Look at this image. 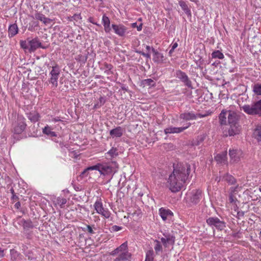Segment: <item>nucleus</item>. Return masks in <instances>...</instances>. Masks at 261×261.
Instances as JSON below:
<instances>
[{
  "label": "nucleus",
  "instance_id": "obj_1",
  "mask_svg": "<svg viewBox=\"0 0 261 261\" xmlns=\"http://www.w3.org/2000/svg\"><path fill=\"white\" fill-rule=\"evenodd\" d=\"M173 171L172 174L177 176L178 178H181V181H186L188 179L191 171V167L189 164H173Z\"/></svg>",
  "mask_w": 261,
  "mask_h": 261
},
{
  "label": "nucleus",
  "instance_id": "obj_2",
  "mask_svg": "<svg viewBox=\"0 0 261 261\" xmlns=\"http://www.w3.org/2000/svg\"><path fill=\"white\" fill-rule=\"evenodd\" d=\"M98 170L101 174L103 175H108L112 173H115L116 171L113 167L108 164H96L95 166L88 167L85 169L81 174L82 177L86 176L88 175L87 172L89 170Z\"/></svg>",
  "mask_w": 261,
  "mask_h": 261
},
{
  "label": "nucleus",
  "instance_id": "obj_3",
  "mask_svg": "<svg viewBox=\"0 0 261 261\" xmlns=\"http://www.w3.org/2000/svg\"><path fill=\"white\" fill-rule=\"evenodd\" d=\"M241 109L248 115L257 116L261 118V99L253 102L251 105L243 106Z\"/></svg>",
  "mask_w": 261,
  "mask_h": 261
},
{
  "label": "nucleus",
  "instance_id": "obj_4",
  "mask_svg": "<svg viewBox=\"0 0 261 261\" xmlns=\"http://www.w3.org/2000/svg\"><path fill=\"white\" fill-rule=\"evenodd\" d=\"M168 182L169 189L172 192L176 193L181 190L183 184L186 182V181H181V178H178L177 176L171 174L169 177Z\"/></svg>",
  "mask_w": 261,
  "mask_h": 261
},
{
  "label": "nucleus",
  "instance_id": "obj_5",
  "mask_svg": "<svg viewBox=\"0 0 261 261\" xmlns=\"http://www.w3.org/2000/svg\"><path fill=\"white\" fill-rule=\"evenodd\" d=\"M206 221L209 226L211 227H215L219 230H224L226 227V223L216 217H210L206 219Z\"/></svg>",
  "mask_w": 261,
  "mask_h": 261
},
{
  "label": "nucleus",
  "instance_id": "obj_6",
  "mask_svg": "<svg viewBox=\"0 0 261 261\" xmlns=\"http://www.w3.org/2000/svg\"><path fill=\"white\" fill-rule=\"evenodd\" d=\"M60 74V69L58 66H53L49 72L48 81L53 87L56 88L58 85V80Z\"/></svg>",
  "mask_w": 261,
  "mask_h": 261
},
{
  "label": "nucleus",
  "instance_id": "obj_7",
  "mask_svg": "<svg viewBox=\"0 0 261 261\" xmlns=\"http://www.w3.org/2000/svg\"><path fill=\"white\" fill-rule=\"evenodd\" d=\"M26 126L25 119L23 117H18L16 124L14 126L13 132L16 134H20L24 130Z\"/></svg>",
  "mask_w": 261,
  "mask_h": 261
},
{
  "label": "nucleus",
  "instance_id": "obj_8",
  "mask_svg": "<svg viewBox=\"0 0 261 261\" xmlns=\"http://www.w3.org/2000/svg\"><path fill=\"white\" fill-rule=\"evenodd\" d=\"M94 207L96 212L106 218H108L110 216V213L107 210L103 208L102 203L99 201H96L94 204Z\"/></svg>",
  "mask_w": 261,
  "mask_h": 261
},
{
  "label": "nucleus",
  "instance_id": "obj_9",
  "mask_svg": "<svg viewBox=\"0 0 261 261\" xmlns=\"http://www.w3.org/2000/svg\"><path fill=\"white\" fill-rule=\"evenodd\" d=\"M191 125V123H189L187 124V125L186 126L184 127H173V126H169L164 129V133L165 134H178L180 133L184 130L187 129Z\"/></svg>",
  "mask_w": 261,
  "mask_h": 261
},
{
  "label": "nucleus",
  "instance_id": "obj_10",
  "mask_svg": "<svg viewBox=\"0 0 261 261\" xmlns=\"http://www.w3.org/2000/svg\"><path fill=\"white\" fill-rule=\"evenodd\" d=\"M176 76L177 78L180 79L187 87H191L192 86L191 81L184 72L181 70H177L176 72Z\"/></svg>",
  "mask_w": 261,
  "mask_h": 261
},
{
  "label": "nucleus",
  "instance_id": "obj_11",
  "mask_svg": "<svg viewBox=\"0 0 261 261\" xmlns=\"http://www.w3.org/2000/svg\"><path fill=\"white\" fill-rule=\"evenodd\" d=\"M112 28L113 29L115 33L120 37L124 36L127 30L126 28L124 25L121 24H112Z\"/></svg>",
  "mask_w": 261,
  "mask_h": 261
},
{
  "label": "nucleus",
  "instance_id": "obj_12",
  "mask_svg": "<svg viewBox=\"0 0 261 261\" xmlns=\"http://www.w3.org/2000/svg\"><path fill=\"white\" fill-rule=\"evenodd\" d=\"M190 198V201L194 204H197L199 202L202 197V191L199 190H197L195 191H193L191 194Z\"/></svg>",
  "mask_w": 261,
  "mask_h": 261
},
{
  "label": "nucleus",
  "instance_id": "obj_13",
  "mask_svg": "<svg viewBox=\"0 0 261 261\" xmlns=\"http://www.w3.org/2000/svg\"><path fill=\"white\" fill-rule=\"evenodd\" d=\"M100 70L104 71V73L107 76L112 75L114 73L113 71V66L109 64L107 62H104L102 63L100 67Z\"/></svg>",
  "mask_w": 261,
  "mask_h": 261
},
{
  "label": "nucleus",
  "instance_id": "obj_14",
  "mask_svg": "<svg viewBox=\"0 0 261 261\" xmlns=\"http://www.w3.org/2000/svg\"><path fill=\"white\" fill-rule=\"evenodd\" d=\"M29 45L30 46L29 50L30 52L34 51L37 48H38L39 47L43 48L41 46V43L39 41L38 39L37 38L33 39L32 40H30L29 41Z\"/></svg>",
  "mask_w": 261,
  "mask_h": 261
},
{
  "label": "nucleus",
  "instance_id": "obj_15",
  "mask_svg": "<svg viewBox=\"0 0 261 261\" xmlns=\"http://www.w3.org/2000/svg\"><path fill=\"white\" fill-rule=\"evenodd\" d=\"M230 127L228 130V135L229 136H233L238 135L241 133V126L238 123L229 125Z\"/></svg>",
  "mask_w": 261,
  "mask_h": 261
},
{
  "label": "nucleus",
  "instance_id": "obj_16",
  "mask_svg": "<svg viewBox=\"0 0 261 261\" xmlns=\"http://www.w3.org/2000/svg\"><path fill=\"white\" fill-rule=\"evenodd\" d=\"M153 53L152 60L155 63H163L164 60V56L163 54L158 52L154 48H152Z\"/></svg>",
  "mask_w": 261,
  "mask_h": 261
},
{
  "label": "nucleus",
  "instance_id": "obj_17",
  "mask_svg": "<svg viewBox=\"0 0 261 261\" xmlns=\"http://www.w3.org/2000/svg\"><path fill=\"white\" fill-rule=\"evenodd\" d=\"M228 122L229 125L238 123V118L237 113L233 111H228Z\"/></svg>",
  "mask_w": 261,
  "mask_h": 261
},
{
  "label": "nucleus",
  "instance_id": "obj_18",
  "mask_svg": "<svg viewBox=\"0 0 261 261\" xmlns=\"http://www.w3.org/2000/svg\"><path fill=\"white\" fill-rule=\"evenodd\" d=\"M160 215L164 221H165L167 218H171L173 216V213L169 210H166L163 207L159 210Z\"/></svg>",
  "mask_w": 261,
  "mask_h": 261
},
{
  "label": "nucleus",
  "instance_id": "obj_19",
  "mask_svg": "<svg viewBox=\"0 0 261 261\" xmlns=\"http://www.w3.org/2000/svg\"><path fill=\"white\" fill-rule=\"evenodd\" d=\"M32 17L42 21L45 24H47L51 22V20L49 18L46 17L44 15L41 13L37 12L35 13L34 17L32 16Z\"/></svg>",
  "mask_w": 261,
  "mask_h": 261
},
{
  "label": "nucleus",
  "instance_id": "obj_20",
  "mask_svg": "<svg viewBox=\"0 0 261 261\" xmlns=\"http://www.w3.org/2000/svg\"><path fill=\"white\" fill-rule=\"evenodd\" d=\"M179 118L186 121L195 120L197 119V116L193 112H186L180 115Z\"/></svg>",
  "mask_w": 261,
  "mask_h": 261
},
{
  "label": "nucleus",
  "instance_id": "obj_21",
  "mask_svg": "<svg viewBox=\"0 0 261 261\" xmlns=\"http://www.w3.org/2000/svg\"><path fill=\"white\" fill-rule=\"evenodd\" d=\"M123 133V129L120 126H118L110 130V135L114 137L119 138L121 137Z\"/></svg>",
  "mask_w": 261,
  "mask_h": 261
},
{
  "label": "nucleus",
  "instance_id": "obj_22",
  "mask_svg": "<svg viewBox=\"0 0 261 261\" xmlns=\"http://www.w3.org/2000/svg\"><path fill=\"white\" fill-rule=\"evenodd\" d=\"M131 254L128 251L120 253L114 261H126L129 260L130 258Z\"/></svg>",
  "mask_w": 261,
  "mask_h": 261
},
{
  "label": "nucleus",
  "instance_id": "obj_23",
  "mask_svg": "<svg viewBox=\"0 0 261 261\" xmlns=\"http://www.w3.org/2000/svg\"><path fill=\"white\" fill-rule=\"evenodd\" d=\"M102 22L105 32L106 33H110L111 29L110 28V20L109 17L106 15H103L102 18Z\"/></svg>",
  "mask_w": 261,
  "mask_h": 261
},
{
  "label": "nucleus",
  "instance_id": "obj_24",
  "mask_svg": "<svg viewBox=\"0 0 261 261\" xmlns=\"http://www.w3.org/2000/svg\"><path fill=\"white\" fill-rule=\"evenodd\" d=\"M28 118L32 122H37L40 118L39 113L35 111H32L28 114Z\"/></svg>",
  "mask_w": 261,
  "mask_h": 261
},
{
  "label": "nucleus",
  "instance_id": "obj_25",
  "mask_svg": "<svg viewBox=\"0 0 261 261\" xmlns=\"http://www.w3.org/2000/svg\"><path fill=\"white\" fill-rule=\"evenodd\" d=\"M228 113V111L223 110L219 116V123L221 125H226V116L227 114Z\"/></svg>",
  "mask_w": 261,
  "mask_h": 261
},
{
  "label": "nucleus",
  "instance_id": "obj_26",
  "mask_svg": "<svg viewBox=\"0 0 261 261\" xmlns=\"http://www.w3.org/2000/svg\"><path fill=\"white\" fill-rule=\"evenodd\" d=\"M227 152L224 151L221 153L218 154L215 157V159L218 163H224L226 161Z\"/></svg>",
  "mask_w": 261,
  "mask_h": 261
},
{
  "label": "nucleus",
  "instance_id": "obj_27",
  "mask_svg": "<svg viewBox=\"0 0 261 261\" xmlns=\"http://www.w3.org/2000/svg\"><path fill=\"white\" fill-rule=\"evenodd\" d=\"M252 91L255 95L261 97V83H256L252 86Z\"/></svg>",
  "mask_w": 261,
  "mask_h": 261
},
{
  "label": "nucleus",
  "instance_id": "obj_28",
  "mask_svg": "<svg viewBox=\"0 0 261 261\" xmlns=\"http://www.w3.org/2000/svg\"><path fill=\"white\" fill-rule=\"evenodd\" d=\"M118 155L117 149L112 147L109 151L106 153V156L107 159H112L116 158Z\"/></svg>",
  "mask_w": 261,
  "mask_h": 261
},
{
  "label": "nucleus",
  "instance_id": "obj_29",
  "mask_svg": "<svg viewBox=\"0 0 261 261\" xmlns=\"http://www.w3.org/2000/svg\"><path fill=\"white\" fill-rule=\"evenodd\" d=\"M253 135L258 142H261V125H258L256 126Z\"/></svg>",
  "mask_w": 261,
  "mask_h": 261
},
{
  "label": "nucleus",
  "instance_id": "obj_30",
  "mask_svg": "<svg viewBox=\"0 0 261 261\" xmlns=\"http://www.w3.org/2000/svg\"><path fill=\"white\" fill-rule=\"evenodd\" d=\"M223 179L227 181V182L230 185H234L237 182V180L234 177L228 173H226L223 176Z\"/></svg>",
  "mask_w": 261,
  "mask_h": 261
},
{
  "label": "nucleus",
  "instance_id": "obj_31",
  "mask_svg": "<svg viewBox=\"0 0 261 261\" xmlns=\"http://www.w3.org/2000/svg\"><path fill=\"white\" fill-rule=\"evenodd\" d=\"M10 255L12 261H19L21 259V255L14 249L10 250Z\"/></svg>",
  "mask_w": 261,
  "mask_h": 261
},
{
  "label": "nucleus",
  "instance_id": "obj_32",
  "mask_svg": "<svg viewBox=\"0 0 261 261\" xmlns=\"http://www.w3.org/2000/svg\"><path fill=\"white\" fill-rule=\"evenodd\" d=\"M163 235L165 238L168 246L169 245H173L174 244L175 237L169 233H164Z\"/></svg>",
  "mask_w": 261,
  "mask_h": 261
},
{
  "label": "nucleus",
  "instance_id": "obj_33",
  "mask_svg": "<svg viewBox=\"0 0 261 261\" xmlns=\"http://www.w3.org/2000/svg\"><path fill=\"white\" fill-rule=\"evenodd\" d=\"M18 33V27L16 24L10 25L9 28V36L13 37Z\"/></svg>",
  "mask_w": 261,
  "mask_h": 261
},
{
  "label": "nucleus",
  "instance_id": "obj_34",
  "mask_svg": "<svg viewBox=\"0 0 261 261\" xmlns=\"http://www.w3.org/2000/svg\"><path fill=\"white\" fill-rule=\"evenodd\" d=\"M75 59L78 62L85 64L87 60V56L80 54L75 56Z\"/></svg>",
  "mask_w": 261,
  "mask_h": 261
},
{
  "label": "nucleus",
  "instance_id": "obj_35",
  "mask_svg": "<svg viewBox=\"0 0 261 261\" xmlns=\"http://www.w3.org/2000/svg\"><path fill=\"white\" fill-rule=\"evenodd\" d=\"M229 152V156L231 160H233V162L237 161V159L239 151L237 149H230Z\"/></svg>",
  "mask_w": 261,
  "mask_h": 261
},
{
  "label": "nucleus",
  "instance_id": "obj_36",
  "mask_svg": "<svg viewBox=\"0 0 261 261\" xmlns=\"http://www.w3.org/2000/svg\"><path fill=\"white\" fill-rule=\"evenodd\" d=\"M42 132L44 134H46L47 135H50V136L52 137L56 136V133L54 132H53L52 129L48 125H46V126L44 127V128L43 129Z\"/></svg>",
  "mask_w": 261,
  "mask_h": 261
},
{
  "label": "nucleus",
  "instance_id": "obj_37",
  "mask_svg": "<svg viewBox=\"0 0 261 261\" xmlns=\"http://www.w3.org/2000/svg\"><path fill=\"white\" fill-rule=\"evenodd\" d=\"M22 226L24 229L25 228H33L34 225L31 220H22Z\"/></svg>",
  "mask_w": 261,
  "mask_h": 261
},
{
  "label": "nucleus",
  "instance_id": "obj_38",
  "mask_svg": "<svg viewBox=\"0 0 261 261\" xmlns=\"http://www.w3.org/2000/svg\"><path fill=\"white\" fill-rule=\"evenodd\" d=\"M212 57L213 58H218L223 59L224 58V55L219 50H216L212 53Z\"/></svg>",
  "mask_w": 261,
  "mask_h": 261
},
{
  "label": "nucleus",
  "instance_id": "obj_39",
  "mask_svg": "<svg viewBox=\"0 0 261 261\" xmlns=\"http://www.w3.org/2000/svg\"><path fill=\"white\" fill-rule=\"evenodd\" d=\"M155 243V245L154 246V250L155 251V253L158 254H159V252H161L162 251V246L161 245L160 242L158 241L155 240L154 241Z\"/></svg>",
  "mask_w": 261,
  "mask_h": 261
},
{
  "label": "nucleus",
  "instance_id": "obj_40",
  "mask_svg": "<svg viewBox=\"0 0 261 261\" xmlns=\"http://www.w3.org/2000/svg\"><path fill=\"white\" fill-rule=\"evenodd\" d=\"M153 251L152 250L147 251L146 254V259L145 261H153Z\"/></svg>",
  "mask_w": 261,
  "mask_h": 261
},
{
  "label": "nucleus",
  "instance_id": "obj_41",
  "mask_svg": "<svg viewBox=\"0 0 261 261\" xmlns=\"http://www.w3.org/2000/svg\"><path fill=\"white\" fill-rule=\"evenodd\" d=\"M143 83L144 85L150 86V87H154L155 85V83L151 79H147L144 80L143 81Z\"/></svg>",
  "mask_w": 261,
  "mask_h": 261
},
{
  "label": "nucleus",
  "instance_id": "obj_42",
  "mask_svg": "<svg viewBox=\"0 0 261 261\" xmlns=\"http://www.w3.org/2000/svg\"><path fill=\"white\" fill-rule=\"evenodd\" d=\"M93 227L94 228V225L90 226L89 225H87L85 228H82L83 230L86 231H87L90 234H94L95 232L93 229Z\"/></svg>",
  "mask_w": 261,
  "mask_h": 261
},
{
  "label": "nucleus",
  "instance_id": "obj_43",
  "mask_svg": "<svg viewBox=\"0 0 261 261\" xmlns=\"http://www.w3.org/2000/svg\"><path fill=\"white\" fill-rule=\"evenodd\" d=\"M178 4L184 11L187 12V11H189L188 7L185 2L180 0L178 2Z\"/></svg>",
  "mask_w": 261,
  "mask_h": 261
},
{
  "label": "nucleus",
  "instance_id": "obj_44",
  "mask_svg": "<svg viewBox=\"0 0 261 261\" xmlns=\"http://www.w3.org/2000/svg\"><path fill=\"white\" fill-rule=\"evenodd\" d=\"M30 40L28 39L27 41H20V46L23 49H29L30 47L29 45V41Z\"/></svg>",
  "mask_w": 261,
  "mask_h": 261
},
{
  "label": "nucleus",
  "instance_id": "obj_45",
  "mask_svg": "<svg viewBox=\"0 0 261 261\" xmlns=\"http://www.w3.org/2000/svg\"><path fill=\"white\" fill-rule=\"evenodd\" d=\"M127 247V243L125 242L121 244L118 248L115 249V251L119 250V251H125L126 250Z\"/></svg>",
  "mask_w": 261,
  "mask_h": 261
},
{
  "label": "nucleus",
  "instance_id": "obj_46",
  "mask_svg": "<svg viewBox=\"0 0 261 261\" xmlns=\"http://www.w3.org/2000/svg\"><path fill=\"white\" fill-rule=\"evenodd\" d=\"M178 46V43L177 42L174 43L171 46V48L170 50L169 54L171 55L174 49Z\"/></svg>",
  "mask_w": 261,
  "mask_h": 261
},
{
  "label": "nucleus",
  "instance_id": "obj_47",
  "mask_svg": "<svg viewBox=\"0 0 261 261\" xmlns=\"http://www.w3.org/2000/svg\"><path fill=\"white\" fill-rule=\"evenodd\" d=\"M139 53L142 55L144 57L147 58V59H150V58H151V55H150V53L149 52H147V53H144L143 51H140Z\"/></svg>",
  "mask_w": 261,
  "mask_h": 261
},
{
  "label": "nucleus",
  "instance_id": "obj_48",
  "mask_svg": "<svg viewBox=\"0 0 261 261\" xmlns=\"http://www.w3.org/2000/svg\"><path fill=\"white\" fill-rule=\"evenodd\" d=\"M211 114V113L206 112V113H205L204 114H196V115L197 116V118L205 117L208 115H210Z\"/></svg>",
  "mask_w": 261,
  "mask_h": 261
},
{
  "label": "nucleus",
  "instance_id": "obj_49",
  "mask_svg": "<svg viewBox=\"0 0 261 261\" xmlns=\"http://www.w3.org/2000/svg\"><path fill=\"white\" fill-rule=\"evenodd\" d=\"M10 191H11V193H12V199L13 200H18V197L16 195L15 192H14V190L13 188H11L10 189Z\"/></svg>",
  "mask_w": 261,
  "mask_h": 261
},
{
  "label": "nucleus",
  "instance_id": "obj_50",
  "mask_svg": "<svg viewBox=\"0 0 261 261\" xmlns=\"http://www.w3.org/2000/svg\"><path fill=\"white\" fill-rule=\"evenodd\" d=\"M122 227L117 225H114L111 227V230L113 231H118L120 230Z\"/></svg>",
  "mask_w": 261,
  "mask_h": 261
},
{
  "label": "nucleus",
  "instance_id": "obj_51",
  "mask_svg": "<svg viewBox=\"0 0 261 261\" xmlns=\"http://www.w3.org/2000/svg\"><path fill=\"white\" fill-rule=\"evenodd\" d=\"M51 122H53L54 123L59 122V121H63L59 117H55L51 119Z\"/></svg>",
  "mask_w": 261,
  "mask_h": 261
},
{
  "label": "nucleus",
  "instance_id": "obj_52",
  "mask_svg": "<svg viewBox=\"0 0 261 261\" xmlns=\"http://www.w3.org/2000/svg\"><path fill=\"white\" fill-rule=\"evenodd\" d=\"M161 242L162 243H163L164 246L165 247V248H167L168 247V245L167 244V242L166 241V239H165V237H163L161 239Z\"/></svg>",
  "mask_w": 261,
  "mask_h": 261
},
{
  "label": "nucleus",
  "instance_id": "obj_53",
  "mask_svg": "<svg viewBox=\"0 0 261 261\" xmlns=\"http://www.w3.org/2000/svg\"><path fill=\"white\" fill-rule=\"evenodd\" d=\"M32 254V253L31 252H29L27 254H25L26 256L28 257V259L33 260L34 258Z\"/></svg>",
  "mask_w": 261,
  "mask_h": 261
},
{
  "label": "nucleus",
  "instance_id": "obj_54",
  "mask_svg": "<svg viewBox=\"0 0 261 261\" xmlns=\"http://www.w3.org/2000/svg\"><path fill=\"white\" fill-rule=\"evenodd\" d=\"M67 202V200L65 198H62L61 200H60V206L61 207H62V206L64 204H65Z\"/></svg>",
  "mask_w": 261,
  "mask_h": 261
},
{
  "label": "nucleus",
  "instance_id": "obj_55",
  "mask_svg": "<svg viewBox=\"0 0 261 261\" xmlns=\"http://www.w3.org/2000/svg\"><path fill=\"white\" fill-rule=\"evenodd\" d=\"M229 200L230 203L234 202V196L232 194L229 196Z\"/></svg>",
  "mask_w": 261,
  "mask_h": 261
},
{
  "label": "nucleus",
  "instance_id": "obj_56",
  "mask_svg": "<svg viewBox=\"0 0 261 261\" xmlns=\"http://www.w3.org/2000/svg\"><path fill=\"white\" fill-rule=\"evenodd\" d=\"M89 22H90L92 23H93V24H96V25H99V24H97L96 22H95L93 21V18L92 17H90V18H89Z\"/></svg>",
  "mask_w": 261,
  "mask_h": 261
},
{
  "label": "nucleus",
  "instance_id": "obj_57",
  "mask_svg": "<svg viewBox=\"0 0 261 261\" xmlns=\"http://www.w3.org/2000/svg\"><path fill=\"white\" fill-rule=\"evenodd\" d=\"M4 256V250L0 247V258L3 257Z\"/></svg>",
  "mask_w": 261,
  "mask_h": 261
},
{
  "label": "nucleus",
  "instance_id": "obj_58",
  "mask_svg": "<svg viewBox=\"0 0 261 261\" xmlns=\"http://www.w3.org/2000/svg\"><path fill=\"white\" fill-rule=\"evenodd\" d=\"M152 47H150V46H149V45H146V46H145V48H146V51H147V52H149V53L150 52V50H152Z\"/></svg>",
  "mask_w": 261,
  "mask_h": 261
},
{
  "label": "nucleus",
  "instance_id": "obj_59",
  "mask_svg": "<svg viewBox=\"0 0 261 261\" xmlns=\"http://www.w3.org/2000/svg\"><path fill=\"white\" fill-rule=\"evenodd\" d=\"M20 207V202H17L15 204V207L17 209H19Z\"/></svg>",
  "mask_w": 261,
  "mask_h": 261
},
{
  "label": "nucleus",
  "instance_id": "obj_60",
  "mask_svg": "<svg viewBox=\"0 0 261 261\" xmlns=\"http://www.w3.org/2000/svg\"><path fill=\"white\" fill-rule=\"evenodd\" d=\"M137 29L138 31H140L142 29V24H140L139 26H137Z\"/></svg>",
  "mask_w": 261,
  "mask_h": 261
},
{
  "label": "nucleus",
  "instance_id": "obj_61",
  "mask_svg": "<svg viewBox=\"0 0 261 261\" xmlns=\"http://www.w3.org/2000/svg\"><path fill=\"white\" fill-rule=\"evenodd\" d=\"M101 106H102L101 104H100V105H99L98 103L95 104V105L94 106V109H96L97 108L100 107Z\"/></svg>",
  "mask_w": 261,
  "mask_h": 261
},
{
  "label": "nucleus",
  "instance_id": "obj_62",
  "mask_svg": "<svg viewBox=\"0 0 261 261\" xmlns=\"http://www.w3.org/2000/svg\"><path fill=\"white\" fill-rule=\"evenodd\" d=\"M99 101H100V104H101V105H102L104 103V100L102 97H100L99 98Z\"/></svg>",
  "mask_w": 261,
  "mask_h": 261
},
{
  "label": "nucleus",
  "instance_id": "obj_63",
  "mask_svg": "<svg viewBox=\"0 0 261 261\" xmlns=\"http://www.w3.org/2000/svg\"><path fill=\"white\" fill-rule=\"evenodd\" d=\"M75 190L77 191H80L81 190V188L79 187H76L74 188Z\"/></svg>",
  "mask_w": 261,
  "mask_h": 261
},
{
  "label": "nucleus",
  "instance_id": "obj_64",
  "mask_svg": "<svg viewBox=\"0 0 261 261\" xmlns=\"http://www.w3.org/2000/svg\"><path fill=\"white\" fill-rule=\"evenodd\" d=\"M244 212H239L238 213V214L240 216H243L244 215Z\"/></svg>",
  "mask_w": 261,
  "mask_h": 261
}]
</instances>
